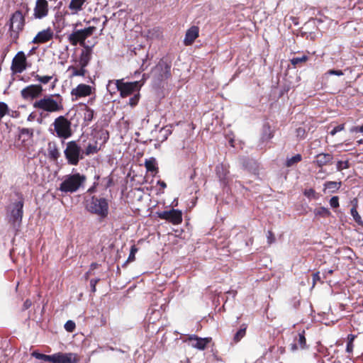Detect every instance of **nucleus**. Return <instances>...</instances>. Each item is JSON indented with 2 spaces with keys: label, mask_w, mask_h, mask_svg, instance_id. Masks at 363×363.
Returning <instances> with one entry per match:
<instances>
[{
  "label": "nucleus",
  "mask_w": 363,
  "mask_h": 363,
  "mask_svg": "<svg viewBox=\"0 0 363 363\" xmlns=\"http://www.w3.org/2000/svg\"><path fill=\"white\" fill-rule=\"evenodd\" d=\"M24 199L18 196L15 200H11L6 208V219L8 223L17 230L20 227L23 215Z\"/></svg>",
  "instance_id": "f257e3e1"
},
{
  "label": "nucleus",
  "mask_w": 363,
  "mask_h": 363,
  "mask_svg": "<svg viewBox=\"0 0 363 363\" xmlns=\"http://www.w3.org/2000/svg\"><path fill=\"white\" fill-rule=\"evenodd\" d=\"M62 97L60 94L45 95L34 101V108L47 113H58L64 109Z\"/></svg>",
  "instance_id": "f03ea898"
},
{
  "label": "nucleus",
  "mask_w": 363,
  "mask_h": 363,
  "mask_svg": "<svg viewBox=\"0 0 363 363\" xmlns=\"http://www.w3.org/2000/svg\"><path fill=\"white\" fill-rule=\"evenodd\" d=\"M86 180V176L79 172L66 175L60 184L58 190L65 194L75 193L84 186Z\"/></svg>",
  "instance_id": "7ed1b4c3"
},
{
  "label": "nucleus",
  "mask_w": 363,
  "mask_h": 363,
  "mask_svg": "<svg viewBox=\"0 0 363 363\" xmlns=\"http://www.w3.org/2000/svg\"><path fill=\"white\" fill-rule=\"evenodd\" d=\"M50 132L60 139L67 140L73 134L72 123L65 116H60L51 124Z\"/></svg>",
  "instance_id": "20e7f679"
},
{
  "label": "nucleus",
  "mask_w": 363,
  "mask_h": 363,
  "mask_svg": "<svg viewBox=\"0 0 363 363\" xmlns=\"http://www.w3.org/2000/svg\"><path fill=\"white\" fill-rule=\"evenodd\" d=\"M86 208L91 213L96 214L101 218H105L108 213V203L104 198L91 196L86 200Z\"/></svg>",
  "instance_id": "39448f33"
},
{
  "label": "nucleus",
  "mask_w": 363,
  "mask_h": 363,
  "mask_svg": "<svg viewBox=\"0 0 363 363\" xmlns=\"http://www.w3.org/2000/svg\"><path fill=\"white\" fill-rule=\"evenodd\" d=\"M9 26V33L11 43H16L19 34L23 30L25 26V17L21 11H16L12 14Z\"/></svg>",
  "instance_id": "423d86ee"
},
{
  "label": "nucleus",
  "mask_w": 363,
  "mask_h": 363,
  "mask_svg": "<svg viewBox=\"0 0 363 363\" xmlns=\"http://www.w3.org/2000/svg\"><path fill=\"white\" fill-rule=\"evenodd\" d=\"M64 155L70 165H77L79 160L84 159L83 150L74 140L66 143Z\"/></svg>",
  "instance_id": "0eeeda50"
},
{
  "label": "nucleus",
  "mask_w": 363,
  "mask_h": 363,
  "mask_svg": "<svg viewBox=\"0 0 363 363\" xmlns=\"http://www.w3.org/2000/svg\"><path fill=\"white\" fill-rule=\"evenodd\" d=\"M95 30L96 27L94 26L76 30L68 35L67 39L72 45L76 46L79 44L84 48V46H87L85 44L86 39L90 37Z\"/></svg>",
  "instance_id": "6e6552de"
},
{
  "label": "nucleus",
  "mask_w": 363,
  "mask_h": 363,
  "mask_svg": "<svg viewBox=\"0 0 363 363\" xmlns=\"http://www.w3.org/2000/svg\"><path fill=\"white\" fill-rule=\"evenodd\" d=\"M113 85H116L118 91H120L122 97H126L132 94L135 91H138L141 87L140 82H125L123 79L116 80L110 86Z\"/></svg>",
  "instance_id": "1a4fd4ad"
},
{
  "label": "nucleus",
  "mask_w": 363,
  "mask_h": 363,
  "mask_svg": "<svg viewBox=\"0 0 363 363\" xmlns=\"http://www.w3.org/2000/svg\"><path fill=\"white\" fill-rule=\"evenodd\" d=\"M171 62L162 58L152 71V76L158 81L167 79L171 76Z\"/></svg>",
  "instance_id": "9d476101"
},
{
  "label": "nucleus",
  "mask_w": 363,
  "mask_h": 363,
  "mask_svg": "<svg viewBox=\"0 0 363 363\" xmlns=\"http://www.w3.org/2000/svg\"><path fill=\"white\" fill-rule=\"evenodd\" d=\"M27 67V60L25 53L19 51L12 60L11 69L13 73H22Z\"/></svg>",
  "instance_id": "9b49d317"
},
{
  "label": "nucleus",
  "mask_w": 363,
  "mask_h": 363,
  "mask_svg": "<svg viewBox=\"0 0 363 363\" xmlns=\"http://www.w3.org/2000/svg\"><path fill=\"white\" fill-rule=\"evenodd\" d=\"M43 91L40 84H30L21 91V96L25 100H33L39 97Z\"/></svg>",
  "instance_id": "f8f14e48"
},
{
  "label": "nucleus",
  "mask_w": 363,
  "mask_h": 363,
  "mask_svg": "<svg viewBox=\"0 0 363 363\" xmlns=\"http://www.w3.org/2000/svg\"><path fill=\"white\" fill-rule=\"evenodd\" d=\"M158 216L160 218L167 220L173 224H179L182 220V212L176 209L162 211L158 213Z\"/></svg>",
  "instance_id": "ddd939ff"
},
{
  "label": "nucleus",
  "mask_w": 363,
  "mask_h": 363,
  "mask_svg": "<svg viewBox=\"0 0 363 363\" xmlns=\"http://www.w3.org/2000/svg\"><path fill=\"white\" fill-rule=\"evenodd\" d=\"M48 14V2L47 0H37L34 8L33 16L35 18L42 19Z\"/></svg>",
  "instance_id": "4468645a"
},
{
  "label": "nucleus",
  "mask_w": 363,
  "mask_h": 363,
  "mask_svg": "<svg viewBox=\"0 0 363 363\" xmlns=\"http://www.w3.org/2000/svg\"><path fill=\"white\" fill-rule=\"evenodd\" d=\"M211 337H199L195 335H191L188 337V341L190 345L200 350H203L206 348V345L211 342Z\"/></svg>",
  "instance_id": "2eb2a0df"
},
{
  "label": "nucleus",
  "mask_w": 363,
  "mask_h": 363,
  "mask_svg": "<svg viewBox=\"0 0 363 363\" xmlns=\"http://www.w3.org/2000/svg\"><path fill=\"white\" fill-rule=\"evenodd\" d=\"M54 35V33L50 28H48L38 33L33 39L32 43L35 44L45 43L50 40Z\"/></svg>",
  "instance_id": "dca6fc26"
},
{
  "label": "nucleus",
  "mask_w": 363,
  "mask_h": 363,
  "mask_svg": "<svg viewBox=\"0 0 363 363\" xmlns=\"http://www.w3.org/2000/svg\"><path fill=\"white\" fill-rule=\"evenodd\" d=\"M31 355L38 359H41L46 362H63L66 359L67 356L59 355V354H52L48 355L39 353L36 351L32 352Z\"/></svg>",
  "instance_id": "f3484780"
},
{
  "label": "nucleus",
  "mask_w": 363,
  "mask_h": 363,
  "mask_svg": "<svg viewBox=\"0 0 363 363\" xmlns=\"http://www.w3.org/2000/svg\"><path fill=\"white\" fill-rule=\"evenodd\" d=\"M92 49L91 46H84L79 58V67H86L91 59Z\"/></svg>",
  "instance_id": "a211bd4d"
},
{
  "label": "nucleus",
  "mask_w": 363,
  "mask_h": 363,
  "mask_svg": "<svg viewBox=\"0 0 363 363\" xmlns=\"http://www.w3.org/2000/svg\"><path fill=\"white\" fill-rule=\"evenodd\" d=\"M91 89L89 85L84 84H79L76 88L73 89L71 91L72 96H75L76 99L86 96L91 94Z\"/></svg>",
  "instance_id": "6ab92c4d"
},
{
  "label": "nucleus",
  "mask_w": 363,
  "mask_h": 363,
  "mask_svg": "<svg viewBox=\"0 0 363 363\" xmlns=\"http://www.w3.org/2000/svg\"><path fill=\"white\" fill-rule=\"evenodd\" d=\"M199 28L197 26H191L189 29L187 30L185 38L184 40V43L186 45H191L194 40L199 36Z\"/></svg>",
  "instance_id": "aec40b11"
},
{
  "label": "nucleus",
  "mask_w": 363,
  "mask_h": 363,
  "mask_svg": "<svg viewBox=\"0 0 363 363\" xmlns=\"http://www.w3.org/2000/svg\"><path fill=\"white\" fill-rule=\"evenodd\" d=\"M333 157L330 154L320 153L316 155L314 163H315L318 167H321L323 166L330 164L333 161Z\"/></svg>",
  "instance_id": "412c9836"
},
{
  "label": "nucleus",
  "mask_w": 363,
  "mask_h": 363,
  "mask_svg": "<svg viewBox=\"0 0 363 363\" xmlns=\"http://www.w3.org/2000/svg\"><path fill=\"white\" fill-rule=\"evenodd\" d=\"M88 0H71L69 4V9L72 14H76L83 9V6L87 3Z\"/></svg>",
  "instance_id": "4be33fe9"
},
{
  "label": "nucleus",
  "mask_w": 363,
  "mask_h": 363,
  "mask_svg": "<svg viewBox=\"0 0 363 363\" xmlns=\"http://www.w3.org/2000/svg\"><path fill=\"white\" fill-rule=\"evenodd\" d=\"M48 152L49 157L52 160H57L60 155L56 143L53 142L48 143Z\"/></svg>",
  "instance_id": "5701e85b"
},
{
  "label": "nucleus",
  "mask_w": 363,
  "mask_h": 363,
  "mask_svg": "<svg viewBox=\"0 0 363 363\" xmlns=\"http://www.w3.org/2000/svg\"><path fill=\"white\" fill-rule=\"evenodd\" d=\"M145 167L147 172L156 174L158 172L157 164L155 158L150 157L145 161Z\"/></svg>",
  "instance_id": "b1692460"
},
{
  "label": "nucleus",
  "mask_w": 363,
  "mask_h": 363,
  "mask_svg": "<svg viewBox=\"0 0 363 363\" xmlns=\"http://www.w3.org/2000/svg\"><path fill=\"white\" fill-rule=\"evenodd\" d=\"M67 71L71 72V78L74 77H84L86 73V68L82 67H77L75 66H69Z\"/></svg>",
  "instance_id": "393cba45"
},
{
  "label": "nucleus",
  "mask_w": 363,
  "mask_h": 363,
  "mask_svg": "<svg viewBox=\"0 0 363 363\" xmlns=\"http://www.w3.org/2000/svg\"><path fill=\"white\" fill-rule=\"evenodd\" d=\"M100 147H98V144L96 141H94L92 143L89 142L86 146L85 149L83 150L84 156V155H94L99 150Z\"/></svg>",
  "instance_id": "a878e982"
},
{
  "label": "nucleus",
  "mask_w": 363,
  "mask_h": 363,
  "mask_svg": "<svg viewBox=\"0 0 363 363\" xmlns=\"http://www.w3.org/2000/svg\"><path fill=\"white\" fill-rule=\"evenodd\" d=\"M33 136V129L22 128L19 129V138H23V140L31 139Z\"/></svg>",
  "instance_id": "bb28decb"
},
{
  "label": "nucleus",
  "mask_w": 363,
  "mask_h": 363,
  "mask_svg": "<svg viewBox=\"0 0 363 363\" xmlns=\"http://www.w3.org/2000/svg\"><path fill=\"white\" fill-rule=\"evenodd\" d=\"M355 204L351 208L350 213L354 221L360 225H363V220L357 211V201L354 199Z\"/></svg>",
  "instance_id": "cd10ccee"
},
{
  "label": "nucleus",
  "mask_w": 363,
  "mask_h": 363,
  "mask_svg": "<svg viewBox=\"0 0 363 363\" xmlns=\"http://www.w3.org/2000/svg\"><path fill=\"white\" fill-rule=\"evenodd\" d=\"M325 188L329 189L332 193L338 190L341 186V182H327L324 184Z\"/></svg>",
  "instance_id": "c85d7f7f"
},
{
  "label": "nucleus",
  "mask_w": 363,
  "mask_h": 363,
  "mask_svg": "<svg viewBox=\"0 0 363 363\" xmlns=\"http://www.w3.org/2000/svg\"><path fill=\"white\" fill-rule=\"evenodd\" d=\"M148 320L151 323H155L157 319H158L160 316V312L158 310L155 309H149L147 313Z\"/></svg>",
  "instance_id": "c756f323"
},
{
  "label": "nucleus",
  "mask_w": 363,
  "mask_h": 363,
  "mask_svg": "<svg viewBox=\"0 0 363 363\" xmlns=\"http://www.w3.org/2000/svg\"><path fill=\"white\" fill-rule=\"evenodd\" d=\"M32 76L35 77L36 81L39 82L43 84H48L52 79V76H40L36 74L35 72H33Z\"/></svg>",
  "instance_id": "7c9ffc66"
},
{
  "label": "nucleus",
  "mask_w": 363,
  "mask_h": 363,
  "mask_svg": "<svg viewBox=\"0 0 363 363\" xmlns=\"http://www.w3.org/2000/svg\"><path fill=\"white\" fill-rule=\"evenodd\" d=\"M314 213L316 216H320L323 218L328 217L330 215V211L325 207H319L314 210Z\"/></svg>",
  "instance_id": "2f4dec72"
},
{
  "label": "nucleus",
  "mask_w": 363,
  "mask_h": 363,
  "mask_svg": "<svg viewBox=\"0 0 363 363\" xmlns=\"http://www.w3.org/2000/svg\"><path fill=\"white\" fill-rule=\"evenodd\" d=\"M94 111L92 109H91L88 107H86L84 112V121H86L87 123L91 122L94 118Z\"/></svg>",
  "instance_id": "473e14b6"
},
{
  "label": "nucleus",
  "mask_w": 363,
  "mask_h": 363,
  "mask_svg": "<svg viewBox=\"0 0 363 363\" xmlns=\"http://www.w3.org/2000/svg\"><path fill=\"white\" fill-rule=\"evenodd\" d=\"M301 155L300 154H297L293 157H291V158H289L287 160H286V166L287 167H291V166H293L294 164L298 163V162H300L301 160Z\"/></svg>",
  "instance_id": "72a5a7b5"
},
{
  "label": "nucleus",
  "mask_w": 363,
  "mask_h": 363,
  "mask_svg": "<svg viewBox=\"0 0 363 363\" xmlns=\"http://www.w3.org/2000/svg\"><path fill=\"white\" fill-rule=\"evenodd\" d=\"M246 333V327L241 328L234 335L233 340L238 342Z\"/></svg>",
  "instance_id": "f704fd0d"
},
{
  "label": "nucleus",
  "mask_w": 363,
  "mask_h": 363,
  "mask_svg": "<svg viewBox=\"0 0 363 363\" xmlns=\"http://www.w3.org/2000/svg\"><path fill=\"white\" fill-rule=\"evenodd\" d=\"M308 57L306 55H303L301 57H294L291 60V63L296 66L299 63L305 62L308 60Z\"/></svg>",
  "instance_id": "c9c22d12"
},
{
  "label": "nucleus",
  "mask_w": 363,
  "mask_h": 363,
  "mask_svg": "<svg viewBox=\"0 0 363 363\" xmlns=\"http://www.w3.org/2000/svg\"><path fill=\"white\" fill-rule=\"evenodd\" d=\"M272 138V133L271 132L270 128L268 125H264L263 127V133L262 138L263 140H269Z\"/></svg>",
  "instance_id": "e433bc0d"
},
{
  "label": "nucleus",
  "mask_w": 363,
  "mask_h": 363,
  "mask_svg": "<svg viewBox=\"0 0 363 363\" xmlns=\"http://www.w3.org/2000/svg\"><path fill=\"white\" fill-rule=\"evenodd\" d=\"M303 194L310 199H317L318 198V194L313 189H306Z\"/></svg>",
  "instance_id": "4c0bfd02"
},
{
  "label": "nucleus",
  "mask_w": 363,
  "mask_h": 363,
  "mask_svg": "<svg viewBox=\"0 0 363 363\" xmlns=\"http://www.w3.org/2000/svg\"><path fill=\"white\" fill-rule=\"evenodd\" d=\"M350 167L349 162L346 161H338L337 162L336 168L337 171H342L343 169H347Z\"/></svg>",
  "instance_id": "58836bf2"
},
{
  "label": "nucleus",
  "mask_w": 363,
  "mask_h": 363,
  "mask_svg": "<svg viewBox=\"0 0 363 363\" xmlns=\"http://www.w3.org/2000/svg\"><path fill=\"white\" fill-rule=\"evenodd\" d=\"M298 342L299 344L300 348L303 349L306 345V337L304 336V331L301 333L298 334Z\"/></svg>",
  "instance_id": "ea45409f"
},
{
  "label": "nucleus",
  "mask_w": 363,
  "mask_h": 363,
  "mask_svg": "<svg viewBox=\"0 0 363 363\" xmlns=\"http://www.w3.org/2000/svg\"><path fill=\"white\" fill-rule=\"evenodd\" d=\"M9 110L7 104L4 102H0V119H1Z\"/></svg>",
  "instance_id": "a19ab883"
},
{
  "label": "nucleus",
  "mask_w": 363,
  "mask_h": 363,
  "mask_svg": "<svg viewBox=\"0 0 363 363\" xmlns=\"http://www.w3.org/2000/svg\"><path fill=\"white\" fill-rule=\"evenodd\" d=\"M75 323L72 320H67L66 323L65 324V328L67 332H73L75 329Z\"/></svg>",
  "instance_id": "79ce46f5"
},
{
  "label": "nucleus",
  "mask_w": 363,
  "mask_h": 363,
  "mask_svg": "<svg viewBox=\"0 0 363 363\" xmlns=\"http://www.w3.org/2000/svg\"><path fill=\"white\" fill-rule=\"evenodd\" d=\"M139 98H140V96L138 94H135L134 96L131 97L129 99L128 104L132 107L136 106L139 101Z\"/></svg>",
  "instance_id": "37998d69"
},
{
  "label": "nucleus",
  "mask_w": 363,
  "mask_h": 363,
  "mask_svg": "<svg viewBox=\"0 0 363 363\" xmlns=\"http://www.w3.org/2000/svg\"><path fill=\"white\" fill-rule=\"evenodd\" d=\"M330 205L332 208H337L339 206V198L337 196H333L330 199Z\"/></svg>",
  "instance_id": "c03bdc74"
},
{
  "label": "nucleus",
  "mask_w": 363,
  "mask_h": 363,
  "mask_svg": "<svg viewBox=\"0 0 363 363\" xmlns=\"http://www.w3.org/2000/svg\"><path fill=\"white\" fill-rule=\"evenodd\" d=\"M345 128L344 124H340L339 125L335 126L330 132L331 135H335L337 133L342 130Z\"/></svg>",
  "instance_id": "a18cd8bd"
},
{
  "label": "nucleus",
  "mask_w": 363,
  "mask_h": 363,
  "mask_svg": "<svg viewBox=\"0 0 363 363\" xmlns=\"http://www.w3.org/2000/svg\"><path fill=\"white\" fill-rule=\"evenodd\" d=\"M137 248L135 246H133L130 250V252L128 259V262H133L135 260V255L137 252Z\"/></svg>",
  "instance_id": "49530a36"
},
{
  "label": "nucleus",
  "mask_w": 363,
  "mask_h": 363,
  "mask_svg": "<svg viewBox=\"0 0 363 363\" xmlns=\"http://www.w3.org/2000/svg\"><path fill=\"white\" fill-rule=\"evenodd\" d=\"M116 80H111V81H109L108 84H107V89L108 91L112 94L113 93H115L116 91L117 90L118 91V87L116 86V85H113V86H110L111 83H113V82H115Z\"/></svg>",
  "instance_id": "de8ad7c7"
},
{
  "label": "nucleus",
  "mask_w": 363,
  "mask_h": 363,
  "mask_svg": "<svg viewBox=\"0 0 363 363\" xmlns=\"http://www.w3.org/2000/svg\"><path fill=\"white\" fill-rule=\"evenodd\" d=\"M99 134L100 135V138L103 140V143H106L108 140L109 138L108 131L101 130Z\"/></svg>",
  "instance_id": "09e8293b"
},
{
  "label": "nucleus",
  "mask_w": 363,
  "mask_h": 363,
  "mask_svg": "<svg viewBox=\"0 0 363 363\" xmlns=\"http://www.w3.org/2000/svg\"><path fill=\"white\" fill-rule=\"evenodd\" d=\"M325 74L328 75H336V76H342L343 75V72L342 70H335V69H330L328 70Z\"/></svg>",
  "instance_id": "8fccbe9b"
},
{
  "label": "nucleus",
  "mask_w": 363,
  "mask_h": 363,
  "mask_svg": "<svg viewBox=\"0 0 363 363\" xmlns=\"http://www.w3.org/2000/svg\"><path fill=\"white\" fill-rule=\"evenodd\" d=\"M99 280H100L99 279H91L90 286L91 288V291L93 292L96 291V284L99 281Z\"/></svg>",
  "instance_id": "3c124183"
},
{
  "label": "nucleus",
  "mask_w": 363,
  "mask_h": 363,
  "mask_svg": "<svg viewBox=\"0 0 363 363\" xmlns=\"http://www.w3.org/2000/svg\"><path fill=\"white\" fill-rule=\"evenodd\" d=\"M275 240V238H274V234L272 233V232L271 231H268V233H267V242L269 244H272V242H274Z\"/></svg>",
  "instance_id": "603ef678"
},
{
  "label": "nucleus",
  "mask_w": 363,
  "mask_h": 363,
  "mask_svg": "<svg viewBox=\"0 0 363 363\" xmlns=\"http://www.w3.org/2000/svg\"><path fill=\"white\" fill-rule=\"evenodd\" d=\"M320 277L319 275V272H316L313 274V287L315 286V283L318 281H320Z\"/></svg>",
  "instance_id": "864d4df0"
},
{
  "label": "nucleus",
  "mask_w": 363,
  "mask_h": 363,
  "mask_svg": "<svg viewBox=\"0 0 363 363\" xmlns=\"http://www.w3.org/2000/svg\"><path fill=\"white\" fill-rule=\"evenodd\" d=\"M351 131L352 132H359V133H363V124L361 126H356L354 127Z\"/></svg>",
  "instance_id": "5fc2aeb1"
},
{
  "label": "nucleus",
  "mask_w": 363,
  "mask_h": 363,
  "mask_svg": "<svg viewBox=\"0 0 363 363\" xmlns=\"http://www.w3.org/2000/svg\"><path fill=\"white\" fill-rule=\"evenodd\" d=\"M31 305L32 302L30 300L27 299L23 303V308L28 309L31 306Z\"/></svg>",
  "instance_id": "6e6d98bb"
},
{
  "label": "nucleus",
  "mask_w": 363,
  "mask_h": 363,
  "mask_svg": "<svg viewBox=\"0 0 363 363\" xmlns=\"http://www.w3.org/2000/svg\"><path fill=\"white\" fill-rule=\"evenodd\" d=\"M352 349H353V343L347 342V352H351L352 351Z\"/></svg>",
  "instance_id": "4d7b16f0"
},
{
  "label": "nucleus",
  "mask_w": 363,
  "mask_h": 363,
  "mask_svg": "<svg viewBox=\"0 0 363 363\" xmlns=\"http://www.w3.org/2000/svg\"><path fill=\"white\" fill-rule=\"evenodd\" d=\"M356 336L352 334H350L347 337L348 342H353L354 340L355 339Z\"/></svg>",
  "instance_id": "13d9d810"
},
{
  "label": "nucleus",
  "mask_w": 363,
  "mask_h": 363,
  "mask_svg": "<svg viewBox=\"0 0 363 363\" xmlns=\"http://www.w3.org/2000/svg\"><path fill=\"white\" fill-rule=\"evenodd\" d=\"M35 118V115L33 113H31L27 118L28 121H33Z\"/></svg>",
  "instance_id": "bf43d9fd"
},
{
  "label": "nucleus",
  "mask_w": 363,
  "mask_h": 363,
  "mask_svg": "<svg viewBox=\"0 0 363 363\" xmlns=\"http://www.w3.org/2000/svg\"><path fill=\"white\" fill-rule=\"evenodd\" d=\"M157 184L162 188L165 189L167 187V184L164 181L159 180Z\"/></svg>",
  "instance_id": "052dcab7"
},
{
  "label": "nucleus",
  "mask_w": 363,
  "mask_h": 363,
  "mask_svg": "<svg viewBox=\"0 0 363 363\" xmlns=\"http://www.w3.org/2000/svg\"><path fill=\"white\" fill-rule=\"evenodd\" d=\"M298 349V347L296 343H293L291 345V351L294 352Z\"/></svg>",
  "instance_id": "680f3d73"
},
{
  "label": "nucleus",
  "mask_w": 363,
  "mask_h": 363,
  "mask_svg": "<svg viewBox=\"0 0 363 363\" xmlns=\"http://www.w3.org/2000/svg\"><path fill=\"white\" fill-rule=\"evenodd\" d=\"M95 191V186H92L91 188H89L87 191V193H90V194H92Z\"/></svg>",
  "instance_id": "e2e57ef3"
},
{
  "label": "nucleus",
  "mask_w": 363,
  "mask_h": 363,
  "mask_svg": "<svg viewBox=\"0 0 363 363\" xmlns=\"http://www.w3.org/2000/svg\"><path fill=\"white\" fill-rule=\"evenodd\" d=\"M97 266H98V264H96V263H93V264H91V267L92 269H95V268H96V267H97Z\"/></svg>",
  "instance_id": "0e129e2a"
},
{
  "label": "nucleus",
  "mask_w": 363,
  "mask_h": 363,
  "mask_svg": "<svg viewBox=\"0 0 363 363\" xmlns=\"http://www.w3.org/2000/svg\"><path fill=\"white\" fill-rule=\"evenodd\" d=\"M333 273V270H329L328 271V274H332Z\"/></svg>",
  "instance_id": "69168bd1"
},
{
  "label": "nucleus",
  "mask_w": 363,
  "mask_h": 363,
  "mask_svg": "<svg viewBox=\"0 0 363 363\" xmlns=\"http://www.w3.org/2000/svg\"><path fill=\"white\" fill-rule=\"evenodd\" d=\"M143 65H144V63L141 65V67H142L143 70L145 69V68H143Z\"/></svg>",
  "instance_id": "338daca9"
}]
</instances>
